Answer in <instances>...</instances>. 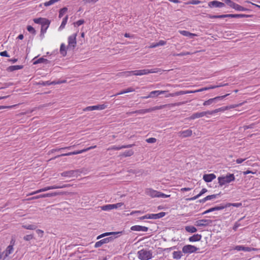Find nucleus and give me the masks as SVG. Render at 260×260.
I'll return each instance as SVG.
<instances>
[{
    "label": "nucleus",
    "instance_id": "423d86ee",
    "mask_svg": "<svg viewBox=\"0 0 260 260\" xmlns=\"http://www.w3.org/2000/svg\"><path fill=\"white\" fill-rule=\"evenodd\" d=\"M123 205V203H118L115 204H108L101 207V209L103 211H110L114 209H117Z\"/></svg>",
    "mask_w": 260,
    "mask_h": 260
},
{
    "label": "nucleus",
    "instance_id": "f3484780",
    "mask_svg": "<svg viewBox=\"0 0 260 260\" xmlns=\"http://www.w3.org/2000/svg\"><path fill=\"white\" fill-rule=\"evenodd\" d=\"M131 230L134 231H142L146 232L148 231V228L146 226L137 225L132 226L131 228Z\"/></svg>",
    "mask_w": 260,
    "mask_h": 260
},
{
    "label": "nucleus",
    "instance_id": "864d4df0",
    "mask_svg": "<svg viewBox=\"0 0 260 260\" xmlns=\"http://www.w3.org/2000/svg\"><path fill=\"white\" fill-rule=\"evenodd\" d=\"M33 238H34V236L32 235H27L23 237V239L25 241H30V240H32Z\"/></svg>",
    "mask_w": 260,
    "mask_h": 260
},
{
    "label": "nucleus",
    "instance_id": "dca6fc26",
    "mask_svg": "<svg viewBox=\"0 0 260 260\" xmlns=\"http://www.w3.org/2000/svg\"><path fill=\"white\" fill-rule=\"evenodd\" d=\"M166 215V213L161 212L156 214H148L149 219H157L163 217Z\"/></svg>",
    "mask_w": 260,
    "mask_h": 260
},
{
    "label": "nucleus",
    "instance_id": "39448f33",
    "mask_svg": "<svg viewBox=\"0 0 260 260\" xmlns=\"http://www.w3.org/2000/svg\"><path fill=\"white\" fill-rule=\"evenodd\" d=\"M77 33L74 34L68 37V45L67 49H73L76 47L77 44L76 37Z\"/></svg>",
    "mask_w": 260,
    "mask_h": 260
},
{
    "label": "nucleus",
    "instance_id": "bb28decb",
    "mask_svg": "<svg viewBox=\"0 0 260 260\" xmlns=\"http://www.w3.org/2000/svg\"><path fill=\"white\" fill-rule=\"evenodd\" d=\"M134 145V144H129L127 145H122L121 146H113L111 148H109L108 150H118L121 149L122 148H130L132 147Z\"/></svg>",
    "mask_w": 260,
    "mask_h": 260
},
{
    "label": "nucleus",
    "instance_id": "72a5a7b5",
    "mask_svg": "<svg viewBox=\"0 0 260 260\" xmlns=\"http://www.w3.org/2000/svg\"><path fill=\"white\" fill-rule=\"evenodd\" d=\"M214 88H215V87H213V86H210L209 87H204V88H201L200 89H198V90H195L193 91H186V92H187V93H194V92H201V91H203L205 90H209L211 89H214Z\"/></svg>",
    "mask_w": 260,
    "mask_h": 260
},
{
    "label": "nucleus",
    "instance_id": "6e6d98bb",
    "mask_svg": "<svg viewBox=\"0 0 260 260\" xmlns=\"http://www.w3.org/2000/svg\"><path fill=\"white\" fill-rule=\"evenodd\" d=\"M146 142L148 143H154L156 142V139L154 138H150L146 139Z\"/></svg>",
    "mask_w": 260,
    "mask_h": 260
},
{
    "label": "nucleus",
    "instance_id": "0eeeda50",
    "mask_svg": "<svg viewBox=\"0 0 260 260\" xmlns=\"http://www.w3.org/2000/svg\"><path fill=\"white\" fill-rule=\"evenodd\" d=\"M96 145L92 146H90V147H88L85 149H83L81 150L75 151H73V152H69L67 153L62 154L60 155L59 156H70V155H76V154H81L83 152H86L88 150H90L91 149H94V148H96Z\"/></svg>",
    "mask_w": 260,
    "mask_h": 260
},
{
    "label": "nucleus",
    "instance_id": "3c124183",
    "mask_svg": "<svg viewBox=\"0 0 260 260\" xmlns=\"http://www.w3.org/2000/svg\"><path fill=\"white\" fill-rule=\"evenodd\" d=\"M84 22H85V21L83 19H80V20H78L77 21L74 22V25L75 27L79 26L81 25H82L83 23H84Z\"/></svg>",
    "mask_w": 260,
    "mask_h": 260
},
{
    "label": "nucleus",
    "instance_id": "603ef678",
    "mask_svg": "<svg viewBox=\"0 0 260 260\" xmlns=\"http://www.w3.org/2000/svg\"><path fill=\"white\" fill-rule=\"evenodd\" d=\"M27 30L30 33L34 34V35H35L36 34V30L35 29H34V28L30 26V25H28L27 26Z\"/></svg>",
    "mask_w": 260,
    "mask_h": 260
},
{
    "label": "nucleus",
    "instance_id": "9b49d317",
    "mask_svg": "<svg viewBox=\"0 0 260 260\" xmlns=\"http://www.w3.org/2000/svg\"><path fill=\"white\" fill-rule=\"evenodd\" d=\"M225 6V5L223 3L217 1H213L209 3H208V7L210 8H223Z\"/></svg>",
    "mask_w": 260,
    "mask_h": 260
},
{
    "label": "nucleus",
    "instance_id": "473e14b6",
    "mask_svg": "<svg viewBox=\"0 0 260 260\" xmlns=\"http://www.w3.org/2000/svg\"><path fill=\"white\" fill-rule=\"evenodd\" d=\"M182 252L180 251H176L173 252V257L175 259H179L182 256Z\"/></svg>",
    "mask_w": 260,
    "mask_h": 260
},
{
    "label": "nucleus",
    "instance_id": "f8f14e48",
    "mask_svg": "<svg viewBox=\"0 0 260 260\" xmlns=\"http://www.w3.org/2000/svg\"><path fill=\"white\" fill-rule=\"evenodd\" d=\"M113 240V238L111 237L104 238L103 239L100 240L99 241L96 242L95 243L94 247L95 248L100 247L102 245L106 244V243H108L111 242V241H112Z\"/></svg>",
    "mask_w": 260,
    "mask_h": 260
},
{
    "label": "nucleus",
    "instance_id": "774afa93",
    "mask_svg": "<svg viewBox=\"0 0 260 260\" xmlns=\"http://www.w3.org/2000/svg\"><path fill=\"white\" fill-rule=\"evenodd\" d=\"M53 5V4H52V3L51 2V0H50V1H48V2H45V3H44V5L45 6H46V7H48V6H51V5Z\"/></svg>",
    "mask_w": 260,
    "mask_h": 260
},
{
    "label": "nucleus",
    "instance_id": "aec40b11",
    "mask_svg": "<svg viewBox=\"0 0 260 260\" xmlns=\"http://www.w3.org/2000/svg\"><path fill=\"white\" fill-rule=\"evenodd\" d=\"M76 174H77V171H74V170H71V171L63 172L60 174L61 176L67 177H71L73 176H75Z\"/></svg>",
    "mask_w": 260,
    "mask_h": 260
},
{
    "label": "nucleus",
    "instance_id": "6e6552de",
    "mask_svg": "<svg viewBox=\"0 0 260 260\" xmlns=\"http://www.w3.org/2000/svg\"><path fill=\"white\" fill-rule=\"evenodd\" d=\"M229 95V94H226L224 95L218 96L214 98L210 99L208 100L205 101L203 103V105L205 106L210 105L212 103L216 102L218 100H223L224 98H225Z\"/></svg>",
    "mask_w": 260,
    "mask_h": 260
},
{
    "label": "nucleus",
    "instance_id": "49530a36",
    "mask_svg": "<svg viewBox=\"0 0 260 260\" xmlns=\"http://www.w3.org/2000/svg\"><path fill=\"white\" fill-rule=\"evenodd\" d=\"M46 61H47V60L46 59L41 57V58H40L38 59L35 60L34 62V64H37L40 63H44V62H46Z\"/></svg>",
    "mask_w": 260,
    "mask_h": 260
},
{
    "label": "nucleus",
    "instance_id": "052dcab7",
    "mask_svg": "<svg viewBox=\"0 0 260 260\" xmlns=\"http://www.w3.org/2000/svg\"><path fill=\"white\" fill-rule=\"evenodd\" d=\"M36 233H37V234L38 235V236L40 237H42L43 236V234H44L43 231L38 229V230H36Z\"/></svg>",
    "mask_w": 260,
    "mask_h": 260
},
{
    "label": "nucleus",
    "instance_id": "a211bd4d",
    "mask_svg": "<svg viewBox=\"0 0 260 260\" xmlns=\"http://www.w3.org/2000/svg\"><path fill=\"white\" fill-rule=\"evenodd\" d=\"M216 178V175L214 174H205L203 175V179L206 182H210Z\"/></svg>",
    "mask_w": 260,
    "mask_h": 260
},
{
    "label": "nucleus",
    "instance_id": "e2e57ef3",
    "mask_svg": "<svg viewBox=\"0 0 260 260\" xmlns=\"http://www.w3.org/2000/svg\"><path fill=\"white\" fill-rule=\"evenodd\" d=\"M158 46H164L166 44V42L164 40H160L158 43H157Z\"/></svg>",
    "mask_w": 260,
    "mask_h": 260
},
{
    "label": "nucleus",
    "instance_id": "393cba45",
    "mask_svg": "<svg viewBox=\"0 0 260 260\" xmlns=\"http://www.w3.org/2000/svg\"><path fill=\"white\" fill-rule=\"evenodd\" d=\"M233 9H235V10L236 11H250L249 9H247V8H244L237 4H236L235 3L233 8Z\"/></svg>",
    "mask_w": 260,
    "mask_h": 260
},
{
    "label": "nucleus",
    "instance_id": "a878e982",
    "mask_svg": "<svg viewBox=\"0 0 260 260\" xmlns=\"http://www.w3.org/2000/svg\"><path fill=\"white\" fill-rule=\"evenodd\" d=\"M179 32L182 35L186 37H188L190 38H193V37L197 36V35L195 34L191 33L188 31L186 30H179Z\"/></svg>",
    "mask_w": 260,
    "mask_h": 260
},
{
    "label": "nucleus",
    "instance_id": "c03bdc74",
    "mask_svg": "<svg viewBox=\"0 0 260 260\" xmlns=\"http://www.w3.org/2000/svg\"><path fill=\"white\" fill-rule=\"evenodd\" d=\"M242 105V103H240L239 104H234V105H229V106H225V108L226 109V110H230V109H234V108H237L240 106H241Z\"/></svg>",
    "mask_w": 260,
    "mask_h": 260
},
{
    "label": "nucleus",
    "instance_id": "f704fd0d",
    "mask_svg": "<svg viewBox=\"0 0 260 260\" xmlns=\"http://www.w3.org/2000/svg\"><path fill=\"white\" fill-rule=\"evenodd\" d=\"M68 16L67 15L62 20V22H61V25H60V26L59 27V28H58V30H61L62 29H63L67 23V21H68Z\"/></svg>",
    "mask_w": 260,
    "mask_h": 260
},
{
    "label": "nucleus",
    "instance_id": "20e7f679",
    "mask_svg": "<svg viewBox=\"0 0 260 260\" xmlns=\"http://www.w3.org/2000/svg\"><path fill=\"white\" fill-rule=\"evenodd\" d=\"M158 72V69H143L140 70L133 71V75L135 76H142L147 75L150 73H155Z\"/></svg>",
    "mask_w": 260,
    "mask_h": 260
},
{
    "label": "nucleus",
    "instance_id": "338daca9",
    "mask_svg": "<svg viewBox=\"0 0 260 260\" xmlns=\"http://www.w3.org/2000/svg\"><path fill=\"white\" fill-rule=\"evenodd\" d=\"M48 27L49 26H47V27H46L45 26L43 27V25H41V32L43 34L46 32Z\"/></svg>",
    "mask_w": 260,
    "mask_h": 260
},
{
    "label": "nucleus",
    "instance_id": "ea45409f",
    "mask_svg": "<svg viewBox=\"0 0 260 260\" xmlns=\"http://www.w3.org/2000/svg\"><path fill=\"white\" fill-rule=\"evenodd\" d=\"M94 106V110H102L107 107V105L105 104L95 105Z\"/></svg>",
    "mask_w": 260,
    "mask_h": 260
},
{
    "label": "nucleus",
    "instance_id": "412c9836",
    "mask_svg": "<svg viewBox=\"0 0 260 260\" xmlns=\"http://www.w3.org/2000/svg\"><path fill=\"white\" fill-rule=\"evenodd\" d=\"M209 111H205V112H197L193 113L191 116V119H196L200 117H204L205 116H206L207 114H208Z\"/></svg>",
    "mask_w": 260,
    "mask_h": 260
},
{
    "label": "nucleus",
    "instance_id": "7ed1b4c3",
    "mask_svg": "<svg viewBox=\"0 0 260 260\" xmlns=\"http://www.w3.org/2000/svg\"><path fill=\"white\" fill-rule=\"evenodd\" d=\"M145 193L151 198H167L170 196V195L166 194L161 192L152 189L151 188H147L145 190Z\"/></svg>",
    "mask_w": 260,
    "mask_h": 260
},
{
    "label": "nucleus",
    "instance_id": "de8ad7c7",
    "mask_svg": "<svg viewBox=\"0 0 260 260\" xmlns=\"http://www.w3.org/2000/svg\"><path fill=\"white\" fill-rule=\"evenodd\" d=\"M121 74H122V75L123 76H124L125 77H129V76H131L133 75V71H125V72H123L121 73Z\"/></svg>",
    "mask_w": 260,
    "mask_h": 260
},
{
    "label": "nucleus",
    "instance_id": "bf43d9fd",
    "mask_svg": "<svg viewBox=\"0 0 260 260\" xmlns=\"http://www.w3.org/2000/svg\"><path fill=\"white\" fill-rule=\"evenodd\" d=\"M99 0H84V3L87 4H94L98 2Z\"/></svg>",
    "mask_w": 260,
    "mask_h": 260
},
{
    "label": "nucleus",
    "instance_id": "09e8293b",
    "mask_svg": "<svg viewBox=\"0 0 260 260\" xmlns=\"http://www.w3.org/2000/svg\"><path fill=\"white\" fill-rule=\"evenodd\" d=\"M134 154V151L132 150H128L125 151L122 154L124 156H131Z\"/></svg>",
    "mask_w": 260,
    "mask_h": 260
},
{
    "label": "nucleus",
    "instance_id": "5fc2aeb1",
    "mask_svg": "<svg viewBox=\"0 0 260 260\" xmlns=\"http://www.w3.org/2000/svg\"><path fill=\"white\" fill-rule=\"evenodd\" d=\"M150 111L151 110L149 109H146V110H139V111H133V112H131V113L134 114V113H146V112H150Z\"/></svg>",
    "mask_w": 260,
    "mask_h": 260
},
{
    "label": "nucleus",
    "instance_id": "f257e3e1",
    "mask_svg": "<svg viewBox=\"0 0 260 260\" xmlns=\"http://www.w3.org/2000/svg\"><path fill=\"white\" fill-rule=\"evenodd\" d=\"M217 179L219 186H222L234 181L235 177L233 174L228 173L225 176L218 177Z\"/></svg>",
    "mask_w": 260,
    "mask_h": 260
},
{
    "label": "nucleus",
    "instance_id": "c85d7f7f",
    "mask_svg": "<svg viewBox=\"0 0 260 260\" xmlns=\"http://www.w3.org/2000/svg\"><path fill=\"white\" fill-rule=\"evenodd\" d=\"M166 91L164 90H154L150 92L149 93V96H152V98H153L154 96H157L160 94H163L165 92H166Z\"/></svg>",
    "mask_w": 260,
    "mask_h": 260
},
{
    "label": "nucleus",
    "instance_id": "4be33fe9",
    "mask_svg": "<svg viewBox=\"0 0 260 260\" xmlns=\"http://www.w3.org/2000/svg\"><path fill=\"white\" fill-rule=\"evenodd\" d=\"M182 104H183V103L179 102V103H177L172 104H169V105H161L159 106H157V107H155L153 108L152 110L161 109L164 108L167 106H169V107L170 106H178L181 105Z\"/></svg>",
    "mask_w": 260,
    "mask_h": 260
},
{
    "label": "nucleus",
    "instance_id": "9d476101",
    "mask_svg": "<svg viewBox=\"0 0 260 260\" xmlns=\"http://www.w3.org/2000/svg\"><path fill=\"white\" fill-rule=\"evenodd\" d=\"M33 21L35 23L43 25V27L45 26L47 27L50 25V21L49 20L44 18H35L34 19Z\"/></svg>",
    "mask_w": 260,
    "mask_h": 260
},
{
    "label": "nucleus",
    "instance_id": "f03ea898",
    "mask_svg": "<svg viewBox=\"0 0 260 260\" xmlns=\"http://www.w3.org/2000/svg\"><path fill=\"white\" fill-rule=\"evenodd\" d=\"M153 252L147 249H142L137 252L138 257L140 260H149L153 257Z\"/></svg>",
    "mask_w": 260,
    "mask_h": 260
},
{
    "label": "nucleus",
    "instance_id": "a18cd8bd",
    "mask_svg": "<svg viewBox=\"0 0 260 260\" xmlns=\"http://www.w3.org/2000/svg\"><path fill=\"white\" fill-rule=\"evenodd\" d=\"M226 207H229L230 206H234L236 207H239L242 206V204L240 203H228L224 205Z\"/></svg>",
    "mask_w": 260,
    "mask_h": 260
},
{
    "label": "nucleus",
    "instance_id": "4d7b16f0",
    "mask_svg": "<svg viewBox=\"0 0 260 260\" xmlns=\"http://www.w3.org/2000/svg\"><path fill=\"white\" fill-rule=\"evenodd\" d=\"M201 3V2L199 0H191L188 2L189 4L198 5Z\"/></svg>",
    "mask_w": 260,
    "mask_h": 260
},
{
    "label": "nucleus",
    "instance_id": "69168bd1",
    "mask_svg": "<svg viewBox=\"0 0 260 260\" xmlns=\"http://www.w3.org/2000/svg\"><path fill=\"white\" fill-rule=\"evenodd\" d=\"M192 53L189 52H181L179 54H178L177 55L178 56H184V55H189V54H191Z\"/></svg>",
    "mask_w": 260,
    "mask_h": 260
},
{
    "label": "nucleus",
    "instance_id": "ddd939ff",
    "mask_svg": "<svg viewBox=\"0 0 260 260\" xmlns=\"http://www.w3.org/2000/svg\"><path fill=\"white\" fill-rule=\"evenodd\" d=\"M212 221L208 219H201L196 221L195 225L197 226H205L211 223Z\"/></svg>",
    "mask_w": 260,
    "mask_h": 260
},
{
    "label": "nucleus",
    "instance_id": "7c9ffc66",
    "mask_svg": "<svg viewBox=\"0 0 260 260\" xmlns=\"http://www.w3.org/2000/svg\"><path fill=\"white\" fill-rule=\"evenodd\" d=\"M185 230L187 232L189 233H194L197 231V228L192 225L186 226Z\"/></svg>",
    "mask_w": 260,
    "mask_h": 260
},
{
    "label": "nucleus",
    "instance_id": "4468645a",
    "mask_svg": "<svg viewBox=\"0 0 260 260\" xmlns=\"http://www.w3.org/2000/svg\"><path fill=\"white\" fill-rule=\"evenodd\" d=\"M192 131L190 129L180 131L178 133V136L182 138L190 137L192 135Z\"/></svg>",
    "mask_w": 260,
    "mask_h": 260
},
{
    "label": "nucleus",
    "instance_id": "5701e85b",
    "mask_svg": "<svg viewBox=\"0 0 260 260\" xmlns=\"http://www.w3.org/2000/svg\"><path fill=\"white\" fill-rule=\"evenodd\" d=\"M202 239V235L200 234H194L188 238V240L190 242L199 241Z\"/></svg>",
    "mask_w": 260,
    "mask_h": 260
},
{
    "label": "nucleus",
    "instance_id": "6ab92c4d",
    "mask_svg": "<svg viewBox=\"0 0 260 260\" xmlns=\"http://www.w3.org/2000/svg\"><path fill=\"white\" fill-rule=\"evenodd\" d=\"M66 186V185H64L62 186H58V185L49 186H47V187L40 189V192H42L46 191L47 190H51V189L61 188L64 187Z\"/></svg>",
    "mask_w": 260,
    "mask_h": 260
},
{
    "label": "nucleus",
    "instance_id": "8fccbe9b",
    "mask_svg": "<svg viewBox=\"0 0 260 260\" xmlns=\"http://www.w3.org/2000/svg\"><path fill=\"white\" fill-rule=\"evenodd\" d=\"M219 196V194H214L209 195V196L206 197V199L207 200V201L213 200V199H216L217 197V196Z\"/></svg>",
    "mask_w": 260,
    "mask_h": 260
},
{
    "label": "nucleus",
    "instance_id": "13d9d810",
    "mask_svg": "<svg viewBox=\"0 0 260 260\" xmlns=\"http://www.w3.org/2000/svg\"><path fill=\"white\" fill-rule=\"evenodd\" d=\"M83 111H93L94 110V106H88L86 108H85L83 110Z\"/></svg>",
    "mask_w": 260,
    "mask_h": 260
},
{
    "label": "nucleus",
    "instance_id": "1a4fd4ad",
    "mask_svg": "<svg viewBox=\"0 0 260 260\" xmlns=\"http://www.w3.org/2000/svg\"><path fill=\"white\" fill-rule=\"evenodd\" d=\"M198 250L197 247L191 245H186L182 248V252L184 253H192L196 252Z\"/></svg>",
    "mask_w": 260,
    "mask_h": 260
},
{
    "label": "nucleus",
    "instance_id": "cd10ccee",
    "mask_svg": "<svg viewBox=\"0 0 260 260\" xmlns=\"http://www.w3.org/2000/svg\"><path fill=\"white\" fill-rule=\"evenodd\" d=\"M23 68L22 65H15L11 66L8 68L7 71L9 72H13L16 70H21Z\"/></svg>",
    "mask_w": 260,
    "mask_h": 260
},
{
    "label": "nucleus",
    "instance_id": "4c0bfd02",
    "mask_svg": "<svg viewBox=\"0 0 260 260\" xmlns=\"http://www.w3.org/2000/svg\"><path fill=\"white\" fill-rule=\"evenodd\" d=\"M58 194H59L58 193L55 192H51V193H47L41 194H40V196H41V198H47V197H54V196H57Z\"/></svg>",
    "mask_w": 260,
    "mask_h": 260
},
{
    "label": "nucleus",
    "instance_id": "a19ab883",
    "mask_svg": "<svg viewBox=\"0 0 260 260\" xmlns=\"http://www.w3.org/2000/svg\"><path fill=\"white\" fill-rule=\"evenodd\" d=\"M225 208H226V206H225L224 205H220V206H216V207H214L210 208V211L211 212H213L215 211L222 210V209H224Z\"/></svg>",
    "mask_w": 260,
    "mask_h": 260
},
{
    "label": "nucleus",
    "instance_id": "680f3d73",
    "mask_svg": "<svg viewBox=\"0 0 260 260\" xmlns=\"http://www.w3.org/2000/svg\"><path fill=\"white\" fill-rule=\"evenodd\" d=\"M0 55L1 56L9 57V55L6 51L0 52Z\"/></svg>",
    "mask_w": 260,
    "mask_h": 260
},
{
    "label": "nucleus",
    "instance_id": "58836bf2",
    "mask_svg": "<svg viewBox=\"0 0 260 260\" xmlns=\"http://www.w3.org/2000/svg\"><path fill=\"white\" fill-rule=\"evenodd\" d=\"M22 227L27 230H36L37 226L35 224H24Z\"/></svg>",
    "mask_w": 260,
    "mask_h": 260
},
{
    "label": "nucleus",
    "instance_id": "79ce46f5",
    "mask_svg": "<svg viewBox=\"0 0 260 260\" xmlns=\"http://www.w3.org/2000/svg\"><path fill=\"white\" fill-rule=\"evenodd\" d=\"M119 233H116V232H109V233H105L104 234H102L100 235H99L98 237H97V239H101L105 236H109V235H116V234H119Z\"/></svg>",
    "mask_w": 260,
    "mask_h": 260
},
{
    "label": "nucleus",
    "instance_id": "0e129e2a",
    "mask_svg": "<svg viewBox=\"0 0 260 260\" xmlns=\"http://www.w3.org/2000/svg\"><path fill=\"white\" fill-rule=\"evenodd\" d=\"M230 16H231V14H224V15H218V16H217V18H221L230 17Z\"/></svg>",
    "mask_w": 260,
    "mask_h": 260
},
{
    "label": "nucleus",
    "instance_id": "b1692460",
    "mask_svg": "<svg viewBox=\"0 0 260 260\" xmlns=\"http://www.w3.org/2000/svg\"><path fill=\"white\" fill-rule=\"evenodd\" d=\"M14 251V248L12 245H9L6 248V250L4 251L3 254H4V259L9 256V254H11Z\"/></svg>",
    "mask_w": 260,
    "mask_h": 260
},
{
    "label": "nucleus",
    "instance_id": "2eb2a0df",
    "mask_svg": "<svg viewBox=\"0 0 260 260\" xmlns=\"http://www.w3.org/2000/svg\"><path fill=\"white\" fill-rule=\"evenodd\" d=\"M234 249L237 251H244L247 252L255 250V248L246 247L243 245H237L234 248Z\"/></svg>",
    "mask_w": 260,
    "mask_h": 260
},
{
    "label": "nucleus",
    "instance_id": "e433bc0d",
    "mask_svg": "<svg viewBox=\"0 0 260 260\" xmlns=\"http://www.w3.org/2000/svg\"><path fill=\"white\" fill-rule=\"evenodd\" d=\"M250 15L246 14H231L230 18H248L250 17Z\"/></svg>",
    "mask_w": 260,
    "mask_h": 260
},
{
    "label": "nucleus",
    "instance_id": "37998d69",
    "mask_svg": "<svg viewBox=\"0 0 260 260\" xmlns=\"http://www.w3.org/2000/svg\"><path fill=\"white\" fill-rule=\"evenodd\" d=\"M67 11L68 9L66 7H64L61 9L59 12V18H61L64 15V14L67 12Z\"/></svg>",
    "mask_w": 260,
    "mask_h": 260
},
{
    "label": "nucleus",
    "instance_id": "2f4dec72",
    "mask_svg": "<svg viewBox=\"0 0 260 260\" xmlns=\"http://www.w3.org/2000/svg\"><path fill=\"white\" fill-rule=\"evenodd\" d=\"M225 107H222L218 109H216L212 111H209L208 114L209 115H213L215 113H218L220 112H224L226 111V109H224Z\"/></svg>",
    "mask_w": 260,
    "mask_h": 260
},
{
    "label": "nucleus",
    "instance_id": "c756f323",
    "mask_svg": "<svg viewBox=\"0 0 260 260\" xmlns=\"http://www.w3.org/2000/svg\"><path fill=\"white\" fill-rule=\"evenodd\" d=\"M186 93H187V92L186 91H180L176 92H174V93H169V94L166 95L165 96L166 98H168V97H170V96H178V95H180L185 94H186Z\"/></svg>",
    "mask_w": 260,
    "mask_h": 260
},
{
    "label": "nucleus",
    "instance_id": "c9c22d12",
    "mask_svg": "<svg viewBox=\"0 0 260 260\" xmlns=\"http://www.w3.org/2000/svg\"><path fill=\"white\" fill-rule=\"evenodd\" d=\"M60 52L63 56L67 54V48L64 43H62L60 45Z\"/></svg>",
    "mask_w": 260,
    "mask_h": 260
}]
</instances>
